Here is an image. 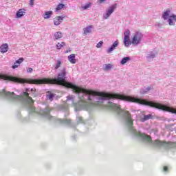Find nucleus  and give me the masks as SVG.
I'll return each mask as SVG.
<instances>
[{
  "label": "nucleus",
  "mask_w": 176,
  "mask_h": 176,
  "mask_svg": "<svg viewBox=\"0 0 176 176\" xmlns=\"http://www.w3.org/2000/svg\"><path fill=\"white\" fill-rule=\"evenodd\" d=\"M35 91H36V89L35 88H27L25 91L23 92L21 96H17L13 92L10 93V91H8L5 89H3V91L0 93L1 94H2V96L6 97V98L13 100L14 101L25 100L31 112H36L37 113H39V115H42L43 116L50 119V114L49 110L41 109L39 111H35V108H34V100H32V98L30 97V94L32 96L33 94H35Z\"/></svg>",
  "instance_id": "1"
},
{
  "label": "nucleus",
  "mask_w": 176,
  "mask_h": 176,
  "mask_svg": "<svg viewBox=\"0 0 176 176\" xmlns=\"http://www.w3.org/2000/svg\"><path fill=\"white\" fill-rule=\"evenodd\" d=\"M129 130L131 134L134 137H136L137 138L142 140V141H144V142H147V144H149L150 145H155V146H164V148H167L176 147V143L175 142H166L160 141L159 140H156L153 142L152 141V138L151 137V135L142 133L140 131H137L133 126V119H131V115L130 114H129Z\"/></svg>",
  "instance_id": "2"
},
{
  "label": "nucleus",
  "mask_w": 176,
  "mask_h": 176,
  "mask_svg": "<svg viewBox=\"0 0 176 176\" xmlns=\"http://www.w3.org/2000/svg\"><path fill=\"white\" fill-rule=\"evenodd\" d=\"M162 19H164V20H167L169 25H175L176 14H173L171 9L168 8L162 13Z\"/></svg>",
  "instance_id": "3"
},
{
  "label": "nucleus",
  "mask_w": 176,
  "mask_h": 176,
  "mask_svg": "<svg viewBox=\"0 0 176 176\" xmlns=\"http://www.w3.org/2000/svg\"><path fill=\"white\" fill-rule=\"evenodd\" d=\"M117 8H118L117 3L111 4L110 6H109L106 9L104 13L103 14V16H102L103 20H107V19H109V17H111V16L115 12V10H116Z\"/></svg>",
  "instance_id": "4"
},
{
  "label": "nucleus",
  "mask_w": 176,
  "mask_h": 176,
  "mask_svg": "<svg viewBox=\"0 0 176 176\" xmlns=\"http://www.w3.org/2000/svg\"><path fill=\"white\" fill-rule=\"evenodd\" d=\"M143 38L144 34H142V33H141L140 32H136L133 35V37L132 38L131 44L132 43V45H135L137 46L138 45H140V43H141V41H142Z\"/></svg>",
  "instance_id": "5"
},
{
  "label": "nucleus",
  "mask_w": 176,
  "mask_h": 176,
  "mask_svg": "<svg viewBox=\"0 0 176 176\" xmlns=\"http://www.w3.org/2000/svg\"><path fill=\"white\" fill-rule=\"evenodd\" d=\"M130 30H126L124 32V43L126 47H129L131 45V41H130Z\"/></svg>",
  "instance_id": "6"
},
{
  "label": "nucleus",
  "mask_w": 176,
  "mask_h": 176,
  "mask_svg": "<svg viewBox=\"0 0 176 176\" xmlns=\"http://www.w3.org/2000/svg\"><path fill=\"white\" fill-rule=\"evenodd\" d=\"M9 52V44L5 43L0 45V53L5 54Z\"/></svg>",
  "instance_id": "7"
},
{
  "label": "nucleus",
  "mask_w": 176,
  "mask_h": 176,
  "mask_svg": "<svg viewBox=\"0 0 176 176\" xmlns=\"http://www.w3.org/2000/svg\"><path fill=\"white\" fill-rule=\"evenodd\" d=\"M68 61L70 62V64H76L78 60H76V55L75 54H72L67 56Z\"/></svg>",
  "instance_id": "8"
},
{
  "label": "nucleus",
  "mask_w": 176,
  "mask_h": 176,
  "mask_svg": "<svg viewBox=\"0 0 176 176\" xmlns=\"http://www.w3.org/2000/svg\"><path fill=\"white\" fill-rule=\"evenodd\" d=\"M25 9L21 8L19 9L16 14V19H21V17H23V16H25Z\"/></svg>",
  "instance_id": "9"
},
{
  "label": "nucleus",
  "mask_w": 176,
  "mask_h": 176,
  "mask_svg": "<svg viewBox=\"0 0 176 176\" xmlns=\"http://www.w3.org/2000/svg\"><path fill=\"white\" fill-rule=\"evenodd\" d=\"M65 19V16H56L54 19V25H60L63 23V20Z\"/></svg>",
  "instance_id": "10"
},
{
  "label": "nucleus",
  "mask_w": 176,
  "mask_h": 176,
  "mask_svg": "<svg viewBox=\"0 0 176 176\" xmlns=\"http://www.w3.org/2000/svg\"><path fill=\"white\" fill-rule=\"evenodd\" d=\"M52 16H53V11H45L43 14V17L45 20H49V19H52Z\"/></svg>",
  "instance_id": "11"
},
{
  "label": "nucleus",
  "mask_w": 176,
  "mask_h": 176,
  "mask_svg": "<svg viewBox=\"0 0 176 176\" xmlns=\"http://www.w3.org/2000/svg\"><path fill=\"white\" fill-rule=\"evenodd\" d=\"M118 46H119V41L118 40H116L111 46V47H109L107 50V53H111V52H113L115 49H116V47H118Z\"/></svg>",
  "instance_id": "12"
},
{
  "label": "nucleus",
  "mask_w": 176,
  "mask_h": 176,
  "mask_svg": "<svg viewBox=\"0 0 176 176\" xmlns=\"http://www.w3.org/2000/svg\"><path fill=\"white\" fill-rule=\"evenodd\" d=\"M94 26L93 25H89L84 28V34L85 35H87V34H91Z\"/></svg>",
  "instance_id": "13"
},
{
  "label": "nucleus",
  "mask_w": 176,
  "mask_h": 176,
  "mask_svg": "<svg viewBox=\"0 0 176 176\" xmlns=\"http://www.w3.org/2000/svg\"><path fill=\"white\" fill-rule=\"evenodd\" d=\"M152 118H153V116L151 114L143 115L140 116V122H146V120H149V119H152Z\"/></svg>",
  "instance_id": "14"
},
{
  "label": "nucleus",
  "mask_w": 176,
  "mask_h": 176,
  "mask_svg": "<svg viewBox=\"0 0 176 176\" xmlns=\"http://www.w3.org/2000/svg\"><path fill=\"white\" fill-rule=\"evenodd\" d=\"M63 32H56L54 34V41H58V39H61L63 38Z\"/></svg>",
  "instance_id": "15"
},
{
  "label": "nucleus",
  "mask_w": 176,
  "mask_h": 176,
  "mask_svg": "<svg viewBox=\"0 0 176 176\" xmlns=\"http://www.w3.org/2000/svg\"><path fill=\"white\" fill-rule=\"evenodd\" d=\"M150 90H152V87H144L140 89V94H145L146 93H148Z\"/></svg>",
  "instance_id": "16"
},
{
  "label": "nucleus",
  "mask_w": 176,
  "mask_h": 176,
  "mask_svg": "<svg viewBox=\"0 0 176 176\" xmlns=\"http://www.w3.org/2000/svg\"><path fill=\"white\" fill-rule=\"evenodd\" d=\"M130 60H131V58L129 56L123 58L122 59V60L120 61L121 65H124V64H126V63H129V61H130Z\"/></svg>",
  "instance_id": "17"
},
{
  "label": "nucleus",
  "mask_w": 176,
  "mask_h": 176,
  "mask_svg": "<svg viewBox=\"0 0 176 176\" xmlns=\"http://www.w3.org/2000/svg\"><path fill=\"white\" fill-rule=\"evenodd\" d=\"M62 64H63V60H58L56 61V63L54 65V69H58V68L61 67Z\"/></svg>",
  "instance_id": "18"
},
{
  "label": "nucleus",
  "mask_w": 176,
  "mask_h": 176,
  "mask_svg": "<svg viewBox=\"0 0 176 176\" xmlns=\"http://www.w3.org/2000/svg\"><path fill=\"white\" fill-rule=\"evenodd\" d=\"M89 8H91V3H87L81 6L82 10H87V9H89Z\"/></svg>",
  "instance_id": "19"
},
{
  "label": "nucleus",
  "mask_w": 176,
  "mask_h": 176,
  "mask_svg": "<svg viewBox=\"0 0 176 176\" xmlns=\"http://www.w3.org/2000/svg\"><path fill=\"white\" fill-rule=\"evenodd\" d=\"M64 46H65V43L61 42L60 43H58L56 45V47L58 50H60L63 49V47H64Z\"/></svg>",
  "instance_id": "20"
},
{
  "label": "nucleus",
  "mask_w": 176,
  "mask_h": 176,
  "mask_svg": "<svg viewBox=\"0 0 176 176\" xmlns=\"http://www.w3.org/2000/svg\"><path fill=\"white\" fill-rule=\"evenodd\" d=\"M113 67L112 64H105L104 65L103 69L104 71H109Z\"/></svg>",
  "instance_id": "21"
},
{
  "label": "nucleus",
  "mask_w": 176,
  "mask_h": 176,
  "mask_svg": "<svg viewBox=\"0 0 176 176\" xmlns=\"http://www.w3.org/2000/svg\"><path fill=\"white\" fill-rule=\"evenodd\" d=\"M54 97V94L47 92V98L50 100V101H53V98Z\"/></svg>",
  "instance_id": "22"
},
{
  "label": "nucleus",
  "mask_w": 176,
  "mask_h": 176,
  "mask_svg": "<svg viewBox=\"0 0 176 176\" xmlns=\"http://www.w3.org/2000/svg\"><path fill=\"white\" fill-rule=\"evenodd\" d=\"M65 5L64 4H58L56 8V12H58V10H61V9H64L65 8Z\"/></svg>",
  "instance_id": "23"
},
{
  "label": "nucleus",
  "mask_w": 176,
  "mask_h": 176,
  "mask_svg": "<svg viewBox=\"0 0 176 176\" xmlns=\"http://www.w3.org/2000/svg\"><path fill=\"white\" fill-rule=\"evenodd\" d=\"M23 61H24V58H19L15 62H16V64H19L20 65L23 63Z\"/></svg>",
  "instance_id": "24"
},
{
  "label": "nucleus",
  "mask_w": 176,
  "mask_h": 176,
  "mask_svg": "<svg viewBox=\"0 0 176 176\" xmlns=\"http://www.w3.org/2000/svg\"><path fill=\"white\" fill-rule=\"evenodd\" d=\"M104 44V42L100 41L98 43L96 44L97 49H100V47H102V45Z\"/></svg>",
  "instance_id": "25"
},
{
  "label": "nucleus",
  "mask_w": 176,
  "mask_h": 176,
  "mask_svg": "<svg viewBox=\"0 0 176 176\" xmlns=\"http://www.w3.org/2000/svg\"><path fill=\"white\" fill-rule=\"evenodd\" d=\"M67 101H72V102H74V96L70 95V96H67Z\"/></svg>",
  "instance_id": "26"
},
{
  "label": "nucleus",
  "mask_w": 176,
  "mask_h": 176,
  "mask_svg": "<svg viewBox=\"0 0 176 176\" xmlns=\"http://www.w3.org/2000/svg\"><path fill=\"white\" fill-rule=\"evenodd\" d=\"M20 65L17 64L16 62H14V65L12 66V69H16Z\"/></svg>",
  "instance_id": "27"
},
{
  "label": "nucleus",
  "mask_w": 176,
  "mask_h": 176,
  "mask_svg": "<svg viewBox=\"0 0 176 176\" xmlns=\"http://www.w3.org/2000/svg\"><path fill=\"white\" fill-rule=\"evenodd\" d=\"M153 57H155V54H149L147 56V58H153Z\"/></svg>",
  "instance_id": "28"
},
{
  "label": "nucleus",
  "mask_w": 176,
  "mask_h": 176,
  "mask_svg": "<svg viewBox=\"0 0 176 176\" xmlns=\"http://www.w3.org/2000/svg\"><path fill=\"white\" fill-rule=\"evenodd\" d=\"M105 1H107V0H98L97 3L99 5H101V3H104V2H105Z\"/></svg>",
  "instance_id": "29"
},
{
  "label": "nucleus",
  "mask_w": 176,
  "mask_h": 176,
  "mask_svg": "<svg viewBox=\"0 0 176 176\" xmlns=\"http://www.w3.org/2000/svg\"><path fill=\"white\" fill-rule=\"evenodd\" d=\"M32 71H34V69H32V68H31V67H30L27 69L28 74H31V72H32Z\"/></svg>",
  "instance_id": "30"
},
{
  "label": "nucleus",
  "mask_w": 176,
  "mask_h": 176,
  "mask_svg": "<svg viewBox=\"0 0 176 176\" xmlns=\"http://www.w3.org/2000/svg\"><path fill=\"white\" fill-rule=\"evenodd\" d=\"M34 0H30V3H29L30 6H32V7L34 6Z\"/></svg>",
  "instance_id": "31"
},
{
  "label": "nucleus",
  "mask_w": 176,
  "mask_h": 176,
  "mask_svg": "<svg viewBox=\"0 0 176 176\" xmlns=\"http://www.w3.org/2000/svg\"><path fill=\"white\" fill-rule=\"evenodd\" d=\"M168 170V168L167 166L164 167V171H167Z\"/></svg>",
  "instance_id": "32"
},
{
  "label": "nucleus",
  "mask_w": 176,
  "mask_h": 176,
  "mask_svg": "<svg viewBox=\"0 0 176 176\" xmlns=\"http://www.w3.org/2000/svg\"><path fill=\"white\" fill-rule=\"evenodd\" d=\"M65 123H71V121L70 120H65Z\"/></svg>",
  "instance_id": "33"
}]
</instances>
